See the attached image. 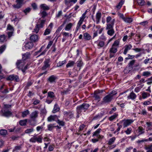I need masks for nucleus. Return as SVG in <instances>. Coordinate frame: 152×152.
Here are the masks:
<instances>
[{
	"label": "nucleus",
	"mask_w": 152,
	"mask_h": 152,
	"mask_svg": "<svg viewBox=\"0 0 152 152\" xmlns=\"http://www.w3.org/2000/svg\"><path fill=\"white\" fill-rule=\"evenodd\" d=\"M101 14L100 12H98L96 15V19L97 23H98L101 18Z\"/></svg>",
	"instance_id": "4be33fe9"
},
{
	"label": "nucleus",
	"mask_w": 152,
	"mask_h": 152,
	"mask_svg": "<svg viewBox=\"0 0 152 152\" xmlns=\"http://www.w3.org/2000/svg\"><path fill=\"white\" fill-rule=\"evenodd\" d=\"M28 65L27 64L24 67L23 66V67H22V69L21 70L23 72H25L26 70L28 69Z\"/></svg>",
	"instance_id": "0e129e2a"
},
{
	"label": "nucleus",
	"mask_w": 152,
	"mask_h": 152,
	"mask_svg": "<svg viewBox=\"0 0 152 152\" xmlns=\"http://www.w3.org/2000/svg\"><path fill=\"white\" fill-rule=\"evenodd\" d=\"M58 118V116L56 115H50L48 118L47 120L48 122H51L53 121H56Z\"/></svg>",
	"instance_id": "9b49d317"
},
{
	"label": "nucleus",
	"mask_w": 152,
	"mask_h": 152,
	"mask_svg": "<svg viewBox=\"0 0 152 152\" xmlns=\"http://www.w3.org/2000/svg\"><path fill=\"white\" fill-rule=\"evenodd\" d=\"M104 45V41H100L98 44V46L100 47V48L103 47Z\"/></svg>",
	"instance_id": "6e6d98bb"
},
{
	"label": "nucleus",
	"mask_w": 152,
	"mask_h": 152,
	"mask_svg": "<svg viewBox=\"0 0 152 152\" xmlns=\"http://www.w3.org/2000/svg\"><path fill=\"white\" fill-rule=\"evenodd\" d=\"M40 13L41 15L42 18H44L47 15V13L45 11L41 10Z\"/></svg>",
	"instance_id": "4c0bfd02"
},
{
	"label": "nucleus",
	"mask_w": 152,
	"mask_h": 152,
	"mask_svg": "<svg viewBox=\"0 0 152 152\" xmlns=\"http://www.w3.org/2000/svg\"><path fill=\"white\" fill-rule=\"evenodd\" d=\"M115 137H113L110 138L107 143V144L108 145H111L113 144V143L115 142Z\"/></svg>",
	"instance_id": "bb28decb"
},
{
	"label": "nucleus",
	"mask_w": 152,
	"mask_h": 152,
	"mask_svg": "<svg viewBox=\"0 0 152 152\" xmlns=\"http://www.w3.org/2000/svg\"><path fill=\"white\" fill-rule=\"evenodd\" d=\"M7 80H8L13 81L16 82H18L20 81V79L18 76L14 74L9 75L7 78Z\"/></svg>",
	"instance_id": "7ed1b4c3"
},
{
	"label": "nucleus",
	"mask_w": 152,
	"mask_h": 152,
	"mask_svg": "<svg viewBox=\"0 0 152 152\" xmlns=\"http://www.w3.org/2000/svg\"><path fill=\"white\" fill-rule=\"evenodd\" d=\"M65 23L66 22L64 21L63 23L58 28L56 31V32L57 33L59 32L63 28Z\"/></svg>",
	"instance_id": "e433bc0d"
},
{
	"label": "nucleus",
	"mask_w": 152,
	"mask_h": 152,
	"mask_svg": "<svg viewBox=\"0 0 152 152\" xmlns=\"http://www.w3.org/2000/svg\"><path fill=\"white\" fill-rule=\"evenodd\" d=\"M6 37L4 35H0V42H3L5 41Z\"/></svg>",
	"instance_id": "a19ab883"
},
{
	"label": "nucleus",
	"mask_w": 152,
	"mask_h": 152,
	"mask_svg": "<svg viewBox=\"0 0 152 152\" xmlns=\"http://www.w3.org/2000/svg\"><path fill=\"white\" fill-rule=\"evenodd\" d=\"M31 10V8L30 7H28L25 9L23 11V12L26 15L27 14L30 12Z\"/></svg>",
	"instance_id": "c03bdc74"
},
{
	"label": "nucleus",
	"mask_w": 152,
	"mask_h": 152,
	"mask_svg": "<svg viewBox=\"0 0 152 152\" xmlns=\"http://www.w3.org/2000/svg\"><path fill=\"white\" fill-rule=\"evenodd\" d=\"M38 114L39 112L37 111L33 112L30 115V118L33 121H35L36 118L38 117Z\"/></svg>",
	"instance_id": "6e6552de"
},
{
	"label": "nucleus",
	"mask_w": 152,
	"mask_h": 152,
	"mask_svg": "<svg viewBox=\"0 0 152 152\" xmlns=\"http://www.w3.org/2000/svg\"><path fill=\"white\" fill-rule=\"evenodd\" d=\"M133 120H132L126 119L123 120L122 123L123 124L124 128H125L130 125L133 122Z\"/></svg>",
	"instance_id": "1a4fd4ad"
},
{
	"label": "nucleus",
	"mask_w": 152,
	"mask_h": 152,
	"mask_svg": "<svg viewBox=\"0 0 152 152\" xmlns=\"http://www.w3.org/2000/svg\"><path fill=\"white\" fill-rule=\"evenodd\" d=\"M151 75V73L148 71L144 72H143L142 76H143L148 77Z\"/></svg>",
	"instance_id": "37998d69"
},
{
	"label": "nucleus",
	"mask_w": 152,
	"mask_h": 152,
	"mask_svg": "<svg viewBox=\"0 0 152 152\" xmlns=\"http://www.w3.org/2000/svg\"><path fill=\"white\" fill-rule=\"evenodd\" d=\"M111 96H106L103 98V100L105 102H108L110 101L112 99Z\"/></svg>",
	"instance_id": "5701e85b"
},
{
	"label": "nucleus",
	"mask_w": 152,
	"mask_h": 152,
	"mask_svg": "<svg viewBox=\"0 0 152 152\" xmlns=\"http://www.w3.org/2000/svg\"><path fill=\"white\" fill-rule=\"evenodd\" d=\"M115 20L113 19L110 23H108L107 24L106 29L107 30L113 29V26L114 25Z\"/></svg>",
	"instance_id": "9d476101"
},
{
	"label": "nucleus",
	"mask_w": 152,
	"mask_h": 152,
	"mask_svg": "<svg viewBox=\"0 0 152 152\" xmlns=\"http://www.w3.org/2000/svg\"><path fill=\"white\" fill-rule=\"evenodd\" d=\"M25 64V62L23 60H18L16 63L17 68L20 70L22 69Z\"/></svg>",
	"instance_id": "20e7f679"
},
{
	"label": "nucleus",
	"mask_w": 152,
	"mask_h": 152,
	"mask_svg": "<svg viewBox=\"0 0 152 152\" xmlns=\"http://www.w3.org/2000/svg\"><path fill=\"white\" fill-rule=\"evenodd\" d=\"M27 120V119L21 120L19 121L20 124L22 126H25L26 125Z\"/></svg>",
	"instance_id": "c756f323"
},
{
	"label": "nucleus",
	"mask_w": 152,
	"mask_h": 152,
	"mask_svg": "<svg viewBox=\"0 0 152 152\" xmlns=\"http://www.w3.org/2000/svg\"><path fill=\"white\" fill-rule=\"evenodd\" d=\"M117 124L118 126V127L117 129L114 132V134H116L117 132H119L120 131L121 128H122V125H119V123H117Z\"/></svg>",
	"instance_id": "5fc2aeb1"
},
{
	"label": "nucleus",
	"mask_w": 152,
	"mask_h": 152,
	"mask_svg": "<svg viewBox=\"0 0 152 152\" xmlns=\"http://www.w3.org/2000/svg\"><path fill=\"white\" fill-rule=\"evenodd\" d=\"M39 8L43 10V11L48 10L50 9L49 7L45 4H42L40 5Z\"/></svg>",
	"instance_id": "4468645a"
},
{
	"label": "nucleus",
	"mask_w": 152,
	"mask_h": 152,
	"mask_svg": "<svg viewBox=\"0 0 152 152\" xmlns=\"http://www.w3.org/2000/svg\"><path fill=\"white\" fill-rule=\"evenodd\" d=\"M7 29L10 31H14L13 27L10 24L8 25Z\"/></svg>",
	"instance_id": "864d4df0"
},
{
	"label": "nucleus",
	"mask_w": 152,
	"mask_h": 152,
	"mask_svg": "<svg viewBox=\"0 0 152 152\" xmlns=\"http://www.w3.org/2000/svg\"><path fill=\"white\" fill-rule=\"evenodd\" d=\"M29 114V112L28 110L24 111L22 113V116L23 117H25L27 115H28Z\"/></svg>",
	"instance_id": "58836bf2"
},
{
	"label": "nucleus",
	"mask_w": 152,
	"mask_h": 152,
	"mask_svg": "<svg viewBox=\"0 0 152 152\" xmlns=\"http://www.w3.org/2000/svg\"><path fill=\"white\" fill-rule=\"evenodd\" d=\"M101 130V129H98L96 131H95L93 133V137H94V136H97V135H99V134L100 133V132Z\"/></svg>",
	"instance_id": "c9c22d12"
},
{
	"label": "nucleus",
	"mask_w": 152,
	"mask_h": 152,
	"mask_svg": "<svg viewBox=\"0 0 152 152\" xmlns=\"http://www.w3.org/2000/svg\"><path fill=\"white\" fill-rule=\"evenodd\" d=\"M132 20V19L131 18L125 17L124 21L126 23H131Z\"/></svg>",
	"instance_id": "473e14b6"
},
{
	"label": "nucleus",
	"mask_w": 152,
	"mask_h": 152,
	"mask_svg": "<svg viewBox=\"0 0 152 152\" xmlns=\"http://www.w3.org/2000/svg\"><path fill=\"white\" fill-rule=\"evenodd\" d=\"M7 133L6 130L1 129L0 130V134L1 135H5Z\"/></svg>",
	"instance_id": "a18cd8bd"
},
{
	"label": "nucleus",
	"mask_w": 152,
	"mask_h": 152,
	"mask_svg": "<svg viewBox=\"0 0 152 152\" xmlns=\"http://www.w3.org/2000/svg\"><path fill=\"white\" fill-rule=\"evenodd\" d=\"M55 96H48L46 102L48 104L50 103L54 99Z\"/></svg>",
	"instance_id": "dca6fc26"
},
{
	"label": "nucleus",
	"mask_w": 152,
	"mask_h": 152,
	"mask_svg": "<svg viewBox=\"0 0 152 152\" xmlns=\"http://www.w3.org/2000/svg\"><path fill=\"white\" fill-rule=\"evenodd\" d=\"M44 46H42L41 47V48H40V49L38 51L35 52V53H34V55L36 56V55H37L39 53L42 52V49L44 48Z\"/></svg>",
	"instance_id": "8fccbe9b"
},
{
	"label": "nucleus",
	"mask_w": 152,
	"mask_h": 152,
	"mask_svg": "<svg viewBox=\"0 0 152 152\" xmlns=\"http://www.w3.org/2000/svg\"><path fill=\"white\" fill-rule=\"evenodd\" d=\"M123 1H120L118 5L116 6V8L118 9L121 8L123 4Z\"/></svg>",
	"instance_id": "603ef678"
},
{
	"label": "nucleus",
	"mask_w": 152,
	"mask_h": 152,
	"mask_svg": "<svg viewBox=\"0 0 152 152\" xmlns=\"http://www.w3.org/2000/svg\"><path fill=\"white\" fill-rule=\"evenodd\" d=\"M56 122L58 124L60 125L61 126H64V125L65 123L63 121H61L59 119H57V121H56Z\"/></svg>",
	"instance_id": "79ce46f5"
},
{
	"label": "nucleus",
	"mask_w": 152,
	"mask_h": 152,
	"mask_svg": "<svg viewBox=\"0 0 152 152\" xmlns=\"http://www.w3.org/2000/svg\"><path fill=\"white\" fill-rule=\"evenodd\" d=\"M31 6L34 10H36L37 9V6L36 3H32L31 4Z\"/></svg>",
	"instance_id": "09e8293b"
},
{
	"label": "nucleus",
	"mask_w": 152,
	"mask_h": 152,
	"mask_svg": "<svg viewBox=\"0 0 152 152\" xmlns=\"http://www.w3.org/2000/svg\"><path fill=\"white\" fill-rule=\"evenodd\" d=\"M83 63L80 60L78 61L77 62V66L78 67H80L82 66Z\"/></svg>",
	"instance_id": "338daca9"
},
{
	"label": "nucleus",
	"mask_w": 152,
	"mask_h": 152,
	"mask_svg": "<svg viewBox=\"0 0 152 152\" xmlns=\"http://www.w3.org/2000/svg\"><path fill=\"white\" fill-rule=\"evenodd\" d=\"M132 46L131 45H126L125 46V49L124 52V54L125 55L126 54L128 50L131 49Z\"/></svg>",
	"instance_id": "a211bd4d"
},
{
	"label": "nucleus",
	"mask_w": 152,
	"mask_h": 152,
	"mask_svg": "<svg viewBox=\"0 0 152 152\" xmlns=\"http://www.w3.org/2000/svg\"><path fill=\"white\" fill-rule=\"evenodd\" d=\"M89 106L88 104L84 103L81 105L78 106L76 108V110L78 114H80L82 112H85L87 110Z\"/></svg>",
	"instance_id": "f257e3e1"
},
{
	"label": "nucleus",
	"mask_w": 152,
	"mask_h": 152,
	"mask_svg": "<svg viewBox=\"0 0 152 152\" xmlns=\"http://www.w3.org/2000/svg\"><path fill=\"white\" fill-rule=\"evenodd\" d=\"M45 20H40V22H39V23L37 24H36L37 26H38L40 28H42L44 26V25L45 24Z\"/></svg>",
	"instance_id": "412c9836"
},
{
	"label": "nucleus",
	"mask_w": 152,
	"mask_h": 152,
	"mask_svg": "<svg viewBox=\"0 0 152 152\" xmlns=\"http://www.w3.org/2000/svg\"><path fill=\"white\" fill-rule=\"evenodd\" d=\"M6 48V46L5 45H2L0 47V53H2L5 50Z\"/></svg>",
	"instance_id": "bf43d9fd"
},
{
	"label": "nucleus",
	"mask_w": 152,
	"mask_h": 152,
	"mask_svg": "<svg viewBox=\"0 0 152 152\" xmlns=\"http://www.w3.org/2000/svg\"><path fill=\"white\" fill-rule=\"evenodd\" d=\"M83 37L85 40L86 41L89 40L91 39V37L90 34L87 32L84 34Z\"/></svg>",
	"instance_id": "f3484780"
},
{
	"label": "nucleus",
	"mask_w": 152,
	"mask_h": 152,
	"mask_svg": "<svg viewBox=\"0 0 152 152\" xmlns=\"http://www.w3.org/2000/svg\"><path fill=\"white\" fill-rule=\"evenodd\" d=\"M70 91V90L69 89H67L66 90H64L62 92V94H69L70 93L69 92Z\"/></svg>",
	"instance_id": "e2e57ef3"
},
{
	"label": "nucleus",
	"mask_w": 152,
	"mask_h": 152,
	"mask_svg": "<svg viewBox=\"0 0 152 152\" xmlns=\"http://www.w3.org/2000/svg\"><path fill=\"white\" fill-rule=\"evenodd\" d=\"M137 2L138 4L140 6H143L145 4V1L144 0H134Z\"/></svg>",
	"instance_id": "cd10ccee"
},
{
	"label": "nucleus",
	"mask_w": 152,
	"mask_h": 152,
	"mask_svg": "<svg viewBox=\"0 0 152 152\" xmlns=\"http://www.w3.org/2000/svg\"><path fill=\"white\" fill-rule=\"evenodd\" d=\"M72 26V24L71 23H69L66 25L65 28V30L66 31L69 30L71 29Z\"/></svg>",
	"instance_id": "f704fd0d"
},
{
	"label": "nucleus",
	"mask_w": 152,
	"mask_h": 152,
	"mask_svg": "<svg viewBox=\"0 0 152 152\" xmlns=\"http://www.w3.org/2000/svg\"><path fill=\"white\" fill-rule=\"evenodd\" d=\"M118 115L116 113L114 115L111 116L109 118V120L110 121H112L114 119L118 116Z\"/></svg>",
	"instance_id": "ea45409f"
},
{
	"label": "nucleus",
	"mask_w": 152,
	"mask_h": 152,
	"mask_svg": "<svg viewBox=\"0 0 152 152\" xmlns=\"http://www.w3.org/2000/svg\"><path fill=\"white\" fill-rule=\"evenodd\" d=\"M148 142V140L147 139H144L142 140H139L137 141V143H141L144 142Z\"/></svg>",
	"instance_id": "4d7b16f0"
},
{
	"label": "nucleus",
	"mask_w": 152,
	"mask_h": 152,
	"mask_svg": "<svg viewBox=\"0 0 152 152\" xmlns=\"http://www.w3.org/2000/svg\"><path fill=\"white\" fill-rule=\"evenodd\" d=\"M12 115V113L10 111L6 109L2 110L0 111V115L2 116L8 118L11 116Z\"/></svg>",
	"instance_id": "f03ea898"
},
{
	"label": "nucleus",
	"mask_w": 152,
	"mask_h": 152,
	"mask_svg": "<svg viewBox=\"0 0 152 152\" xmlns=\"http://www.w3.org/2000/svg\"><path fill=\"white\" fill-rule=\"evenodd\" d=\"M54 127V126L53 124H50L48 126V130L49 131H51L53 129Z\"/></svg>",
	"instance_id": "49530a36"
},
{
	"label": "nucleus",
	"mask_w": 152,
	"mask_h": 152,
	"mask_svg": "<svg viewBox=\"0 0 152 152\" xmlns=\"http://www.w3.org/2000/svg\"><path fill=\"white\" fill-rule=\"evenodd\" d=\"M56 79H57L56 76L54 75H52L48 78V80L50 83H52L55 82Z\"/></svg>",
	"instance_id": "2eb2a0df"
},
{
	"label": "nucleus",
	"mask_w": 152,
	"mask_h": 152,
	"mask_svg": "<svg viewBox=\"0 0 152 152\" xmlns=\"http://www.w3.org/2000/svg\"><path fill=\"white\" fill-rule=\"evenodd\" d=\"M132 131V129L131 128H128L125 131V133L127 134H129Z\"/></svg>",
	"instance_id": "052dcab7"
},
{
	"label": "nucleus",
	"mask_w": 152,
	"mask_h": 152,
	"mask_svg": "<svg viewBox=\"0 0 152 152\" xmlns=\"http://www.w3.org/2000/svg\"><path fill=\"white\" fill-rule=\"evenodd\" d=\"M104 91L103 90H97L94 92V95H98L99 94H105L102 93L104 92Z\"/></svg>",
	"instance_id": "393cba45"
},
{
	"label": "nucleus",
	"mask_w": 152,
	"mask_h": 152,
	"mask_svg": "<svg viewBox=\"0 0 152 152\" xmlns=\"http://www.w3.org/2000/svg\"><path fill=\"white\" fill-rule=\"evenodd\" d=\"M30 54L29 52H27L24 54L22 55V59L23 61H25L28 58H29L30 56Z\"/></svg>",
	"instance_id": "aec40b11"
},
{
	"label": "nucleus",
	"mask_w": 152,
	"mask_h": 152,
	"mask_svg": "<svg viewBox=\"0 0 152 152\" xmlns=\"http://www.w3.org/2000/svg\"><path fill=\"white\" fill-rule=\"evenodd\" d=\"M145 149L147 150L146 152H152V149L146 146L145 147Z\"/></svg>",
	"instance_id": "774afa93"
},
{
	"label": "nucleus",
	"mask_w": 152,
	"mask_h": 152,
	"mask_svg": "<svg viewBox=\"0 0 152 152\" xmlns=\"http://www.w3.org/2000/svg\"><path fill=\"white\" fill-rule=\"evenodd\" d=\"M60 109V108L58 105L57 104H56L54 106L53 110L52 111V112L53 113H55L59 111Z\"/></svg>",
	"instance_id": "b1692460"
},
{
	"label": "nucleus",
	"mask_w": 152,
	"mask_h": 152,
	"mask_svg": "<svg viewBox=\"0 0 152 152\" xmlns=\"http://www.w3.org/2000/svg\"><path fill=\"white\" fill-rule=\"evenodd\" d=\"M63 112L64 116L67 119H71L73 117V114L71 111H63Z\"/></svg>",
	"instance_id": "423d86ee"
},
{
	"label": "nucleus",
	"mask_w": 152,
	"mask_h": 152,
	"mask_svg": "<svg viewBox=\"0 0 152 152\" xmlns=\"http://www.w3.org/2000/svg\"><path fill=\"white\" fill-rule=\"evenodd\" d=\"M34 131V129L33 128L30 129H28L25 131V133L27 134H28Z\"/></svg>",
	"instance_id": "de8ad7c7"
},
{
	"label": "nucleus",
	"mask_w": 152,
	"mask_h": 152,
	"mask_svg": "<svg viewBox=\"0 0 152 152\" xmlns=\"http://www.w3.org/2000/svg\"><path fill=\"white\" fill-rule=\"evenodd\" d=\"M39 29L40 28L36 25L35 28L34 29L33 32H35L36 33H37L39 31Z\"/></svg>",
	"instance_id": "13d9d810"
},
{
	"label": "nucleus",
	"mask_w": 152,
	"mask_h": 152,
	"mask_svg": "<svg viewBox=\"0 0 152 152\" xmlns=\"http://www.w3.org/2000/svg\"><path fill=\"white\" fill-rule=\"evenodd\" d=\"M115 31L113 29L108 30L107 34L110 36H112L114 34Z\"/></svg>",
	"instance_id": "2f4dec72"
},
{
	"label": "nucleus",
	"mask_w": 152,
	"mask_h": 152,
	"mask_svg": "<svg viewBox=\"0 0 152 152\" xmlns=\"http://www.w3.org/2000/svg\"><path fill=\"white\" fill-rule=\"evenodd\" d=\"M51 30L48 28H47L45 31L44 33V35H46L49 34Z\"/></svg>",
	"instance_id": "3c124183"
},
{
	"label": "nucleus",
	"mask_w": 152,
	"mask_h": 152,
	"mask_svg": "<svg viewBox=\"0 0 152 152\" xmlns=\"http://www.w3.org/2000/svg\"><path fill=\"white\" fill-rule=\"evenodd\" d=\"M66 63V60H64L63 61H60L57 63L56 67H60L62 66L64 64H65Z\"/></svg>",
	"instance_id": "72a5a7b5"
},
{
	"label": "nucleus",
	"mask_w": 152,
	"mask_h": 152,
	"mask_svg": "<svg viewBox=\"0 0 152 152\" xmlns=\"http://www.w3.org/2000/svg\"><path fill=\"white\" fill-rule=\"evenodd\" d=\"M139 135H140L143 134L145 132V129L141 126H139L138 128Z\"/></svg>",
	"instance_id": "a878e982"
},
{
	"label": "nucleus",
	"mask_w": 152,
	"mask_h": 152,
	"mask_svg": "<svg viewBox=\"0 0 152 152\" xmlns=\"http://www.w3.org/2000/svg\"><path fill=\"white\" fill-rule=\"evenodd\" d=\"M24 0H16V2L17 3L16 4L12 5L13 7L15 8L19 9L22 6Z\"/></svg>",
	"instance_id": "0eeeda50"
},
{
	"label": "nucleus",
	"mask_w": 152,
	"mask_h": 152,
	"mask_svg": "<svg viewBox=\"0 0 152 152\" xmlns=\"http://www.w3.org/2000/svg\"><path fill=\"white\" fill-rule=\"evenodd\" d=\"M30 40L33 42H35L38 40V38L37 35L36 34L32 35L31 36Z\"/></svg>",
	"instance_id": "f8f14e48"
},
{
	"label": "nucleus",
	"mask_w": 152,
	"mask_h": 152,
	"mask_svg": "<svg viewBox=\"0 0 152 152\" xmlns=\"http://www.w3.org/2000/svg\"><path fill=\"white\" fill-rule=\"evenodd\" d=\"M34 46V44L32 42H28L25 45V47L26 49H31Z\"/></svg>",
	"instance_id": "6ab92c4d"
},
{
	"label": "nucleus",
	"mask_w": 152,
	"mask_h": 152,
	"mask_svg": "<svg viewBox=\"0 0 152 152\" xmlns=\"http://www.w3.org/2000/svg\"><path fill=\"white\" fill-rule=\"evenodd\" d=\"M50 62L49 59H48L45 60L44 62V65L42 67V69L43 70H45L47 68L49 67L50 65L49 64Z\"/></svg>",
	"instance_id": "ddd939ff"
},
{
	"label": "nucleus",
	"mask_w": 152,
	"mask_h": 152,
	"mask_svg": "<svg viewBox=\"0 0 152 152\" xmlns=\"http://www.w3.org/2000/svg\"><path fill=\"white\" fill-rule=\"evenodd\" d=\"M19 138V136H12L11 137V139L13 140H18Z\"/></svg>",
	"instance_id": "69168bd1"
},
{
	"label": "nucleus",
	"mask_w": 152,
	"mask_h": 152,
	"mask_svg": "<svg viewBox=\"0 0 152 152\" xmlns=\"http://www.w3.org/2000/svg\"><path fill=\"white\" fill-rule=\"evenodd\" d=\"M47 113L46 110L45 108L42 109L41 110V114L45 115Z\"/></svg>",
	"instance_id": "680f3d73"
},
{
	"label": "nucleus",
	"mask_w": 152,
	"mask_h": 152,
	"mask_svg": "<svg viewBox=\"0 0 152 152\" xmlns=\"http://www.w3.org/2000/svg\"><path fill=\"white\" fill-rule=\"evenodd\" d=\"M120 40V39H119L115 40L112 46L115 47H118L119 45Z\"/></svg>",
	"instance_id": "7c9ffc66"
},
{
	"label": "nucleus",
	"mask_w": 152,
	"mask_h": 152,
	"mask_svg": "<svg viewBox=\"0 0 152 152\" xmlns=\"http://www.w3.org/2000/svg\"><path fill=\"white\" fill-rule=\"evenodd\" d=\"M117 48L113 46L110 49L109 52L110 53V57L111 58L115 56V54L117 52Z\"/></svg>",
	"instance_id": "39448f33"
},
{
	"label": "nucleus",
	"mask_w": 152,
	"mask_h": 152,
	"mask_svg": "<svg viewBox=\"0 0 152 152\" xmlns=\"http://www.w3.org/2000/svg\"><path fill=\"white\" fill-rule=\"evenodd\" d=\"M75 64V62L74 61H69L66 65V68L72 67L74 66Z\"/></svg>",
	"instance_id": "c85d7f7f"
}]
</instances>
